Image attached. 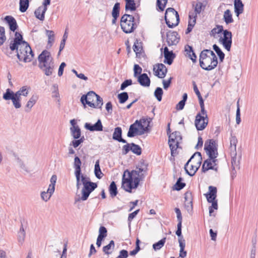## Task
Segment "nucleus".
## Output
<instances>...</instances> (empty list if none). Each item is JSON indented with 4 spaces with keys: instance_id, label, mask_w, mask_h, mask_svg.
I'll return each mask as SVG.
<instances>
[{
    "instance_id": "obj_34",
    "label": "nucleus",
    "mask_w": 258,
    "mask_h": 258,
    "mask_svg": "<svg viewBox=\"0 0 258 258\" xmlns=\"http://www.w3.org/2000/svg\"><path fill=\"white\" fill-rule=\"evenodd\" d=\"M178 242L180 247L179 256L183 258L186 256L187 254L186 251L184 250L185 246V240L178 238Z\"/></svg>"
},
{
    "instance_id": "obj_2",
    "label": "nucleus",
    "mask_w": 258,
    "mask_h": 258,
    "mask_svg": "<svg viewBox=\"0 0 258 258\" xmlns=\"http://www.w3.org/2000/svg\"><path fill=\"white\" fill-rule=\"evenodd\" d=\"M200 66L206 71H211L218 64L217 57L215 53L210 49H204L200 54Z\"/></svg>"
},
{
    "instance_id": "obj_58",
    "label": "nucleus",
    "mask_w": 258,
    "mask_h": 258,
    "mask_svg": "<svg viewBox=\"0 0 258 258\" xmlns=\"http://www.w3.org/2000/svg\"><path fill=\"white\" fill-rule=\"evenodd\" d=\"M142 69L138 64H135L134 67V76L135 78H138L140 74H142Z\"/></svg>"
},
{
    "instance_id": "obj_17",
    "label": "nucleus",
    "mask_w": 258,
    "mask_h": 258,
    "mask_svg": "<svg viewBox=\"0 0 258 258\" xmlns=\"http://www.w3.org/2000/svg\"><path fill=\"white\" fill-rule=\"evenodd\" d=\"M143 127V124H141L139 122L138 120H136L133 124L130 125L127 134V137L133 138L136 135H139V132L140 131L139 130L138 128H140Z\"/></svg>"
},
{
    "instance_id": "obj_19",
    "label": "nucleus",
    "mask_w": 258,
    "mask_h": 258,
    "mask_svg": "<svg viewBox=\"0 0 258 258\" xmlns=\"http://www.w3.org/2000/svg\"><path fill=\"white\" fill-rule=\"evenodd\" d=\"M153 71L155 76L159 78H164L167 72V69L163 63H158L154 67Z\"/></svg>"
},
{
    "instance_id": "obj_51",
    "label": "nucleus",
    "mask_w": 258,
    "mask_h": 258,
    "mask_svg": "<svg viewBox=\"0 0 258 258\" xmlns=\"http://www.w3.org/2000/svg\"><path fill=\"white\" fill-rule=\"evenodd\" d=\"M117 97L119 99V103L123 104L128 99V95L127 92H123L118 94Z\"/></svg>"
},
{
    "instance_id": "obj_28",
    "label": "nucleus",
    "mask_w": 258,
    "mask_h": 258,
    "mask_svg": "<svg viewBox=\"0 0 258 258\" xmlns=\"http://www.w3.org/2000/svg\"><path fill=\"white\" fill-rule=\"evenodd\" d=\"M207 2L205 0H198L195 7V14H200L202 11H204L206 6Z\"/></svg>"
},
{
    "instance_id": "obj_44",
    "label": "nucleus",
    "mask_w": 258,
    "mask_h": 258,
    "mask_svg": "<svg viewBox=\"0 0 258 258\" xmlns=\"http://www.w3.org/2000/svg\"><path fill=\"white\" fill-rule=\"evenodd\" d=\"M125 9L126 10H130L134 11L136 10V3L134 0H125Z\"/></svg>"
},
{
    "instance_id": "obj_37",
    "label": "nucleus",
    "mask_w": 258,
    "mask_h": 258,
    "mask_svg": "<svg viewBox=\"0 0 258 258\" xmlns=\"http://www.w3.org/2000/svg\"><path fill=\"white\" fill-rule=\"evenodd\" d=\"M57 180V176L56 175H53L50 178V184L49 185L48 188V191L50 194H53L55 190V185Z\"/></svg>"
},
{
    "instance_id": "obj_26",
    "label": "nucleus",
    "mask_w": 258,
    "mask_h": 258,
    "mask_svg": "<svg viewBox=\"0 0 258 258\" xmlns=\"http://www.w3.org/2000/svg\"><path fill=\"white\" fill-rule=\"evenodd\" d=\"M47 10V7L43 5L39 7L34 12V15L36 18L40 21H43L45 18V14Z\"/></svg>"
},
{
    "instance_id": "obj_8",
    "label": "nucleus",
    "mask_w": 258,
    "mask_h": 258,
    "mask_svg": "<svg viewBox=\"0 0 258 258\" xmlns=\"http://www.w3.org/2000/svg\"><path fill=\"white\" fill-rule=\"evenodd\" d=\"M15 36L13 40H11L10 43L9 48L8 46L6 47L3 46L2 48L3 52L8 56H10L12 51L16 50L17 52L18 51L23 40L22 35L18 32L15 33Z\"/></svg>"
},
{
    "instance_id": "obj_4",
    "label": "nucleus",
    "mask_w": 258,
    "mask_h": 258,
    "mask_svg": "<svg viewBox=\"0 0 258 258\" xmlns=\"http://www.w3.org/2000/svg\"><path fill=\"white\" fill-rule=\"evenodd\" d=\"M80 101L84 106L87 104L90 107L94 108L101 109L103 104L102 98L93 91L83 95Z\"/></svg>"
},
{
    "instance_id": "obj_21",
    "label": "nucleus",
    "mask_w": 258,
    "mask_h": 258,
    "mask_svg": "<svg viewBox=\"0 0 258 258\" xmlns=\"http://www.w3.org/2000/svg\"><path fill=\"white\" fill-rule=\"evenodd\" d=\"M86 129L91 132H99L103 131V125L100 119H98L97 122L93 124L91 123L86 122L84 125Z\"/></svg>"
},
{
    "instance_id": "obj_55",
    "label": "nucleus",
    "mask_w": 258,
    "mask_h": 258,
    "mask_svg": "<svg viewBox=\"0 0 258 258\" xmlns=\"http://www.w3.org/2000/svg\"><path fill=\"white\" fill-rule=\"evenodd\" d=\"M136 169L138 170L139 172L141 174L142 172H145L147 170V165L144 163V162H141L137 167Z\"/></svg>"
},
{
    "instance_id": "obj_33",
    "label": "nucleus",
    "mask_w": 258,
    "mask_h": 258,
    "mask_svg": "<svg viewBox=\"0 0 258 258\" xmlns=\"http://www.w3.org/2000/svg\"><path fill=\"white\" fill-rule=\"evenodd\" d=\"M18 241L20 244H22L25 241V238L26 236L25 231L23 228V225L22 224L19 229V231L18 232Z\"/></svg>"
},
{
    "instance_id": "obj_64",
    "label": "nucleus",
    "mask_w": 258,
    "mask_h": 258,
    "mask_svg": "<svg viewBox=\"0 0 258 258\" xmlns=\"http://www.w3.org/2000/svg\"><path fill=\"white\" fill-rule=\"evenodd\" d=\"M128 256V251L126 250L122 249L119 251V255L116 258H127Z\"/></svg>"
},
{
    "instance_id": "obj_59",
    "label": "nucleus",
    "mask_w": 258,
    "mask_h": 258,
    "mask_svg": "<svg viewBox=\"0 0 258 258\" xmlns=\"http://www.w3.org/2000/svg\"><path fill=\"white\" fill-rule=\"evenodd\" d=\"M107 230L104 226H101L99 230L98 236L105 238L107 236Z\"/></svg>"
},
{
    "instance_id": "obj_35",
    "label": "nucleus",
    "mask_w": 258,
    "mask_h": 258,
    "mask_svg": "<svg viewBox=\"0 0 258 258\" xmlns=\"http://www.w3.org/2000/svg\"><path fill=\"white\" fill-rule=\"evenodd\" d=\"M223 20L226 24H229L233 22L234 20L230 10H226L223 15Z\"/></svg>"
},
{
    "instance_id": "obj_52",
    "label": "nucleus",
    "mask_w": 258,
    "mask_h": 258,
    "mask_svg": "<svg viewBox=\"0 0 258 258\" xmlns=\"http://www.w3.org/2000/svg\"><path fill=\"white\" fill-rule=\"evenodd\" d=\"M188 18L189 20L188 25H190L191 26L194 27L196 22V14H195V13L194 12H189Z\"/></svg>"
},
{
    "instance_id": "obj_22",
    "label": "nucleus",
    "mask_w": 258,
    "mask_h": 258,
    "mask_svg": "<svg viewBox=\"0 0 258 258\" xmlns=\"http://www.w3.org/2000/svg\"><path fill=\"white\" fill-rule=\"evenodd\" d=\"M237 153L235 155H231V165L232 170L231 171V176L232 179H234L236 175V169H239V161L237 159Z\"/></svg>"
},
{
    "instance_id": "obj_41",
    "label": "nucleus",
    "mask_w": 258,
    "mask_h": 258,
    "mask_svg": "<svg viewBox=\"0 0 258 258\" xmlns=\"http://www.w3.org/2000/svg\"><path fill=\"white\" fill-rule=\"evenodd\" d=\"M133 49L136 54L137 57L139 56L143 50V48L141 43H139L137 39L134 42V44L133 45Z\"/></svg>"
},
{
    "instance_id": "obj_5",
    "label": "nucleus",
    "mask_w": 258,
    "mask_h": 258,
    "mask_svg": "<svg viewBox=\"0 0 258 258\" xmlns=\"http://www.w3.org/2000/svg\"><path fill=\"white\" fill-rule=\"evenodd\" d=\"M17 56L20 61L25 62H30L34 57V53L29 44L23 40L17 51Z\"/></svg>"
},
{
    "instance_id": "obj_48",
    "label": "nucleus",
    "mask_w": 258,
    "mask_h": 258,
    "mask_svg": "<svg viewBox=\"0 0 258 258\" xmlns=\"http://www.w3.org/2000/svg\"><path fill=\"white\" fill-rule=\"evenodd\" d=\"M131 151L134 154L137 155H140L142 154V149L140 146L136 145L134 143H131Z\"/></svg>"
},
{
    "instance_id": "obj_32",
    "label": "nucleus",
    "mask_w": 258,
    "mask_h": 258,
    "mask_svg": "<svg viewBox=\"0 0 258 258\" xmlns=\"http://www.w3.org/2000/svg\"><path fill=\"white\" fill-rule=\"evenodd\" d=\"M38 99V97L36 95H33L31 96V97L30 98V99L27 102V103L26 105V109H25L26 112H29L30 111L32 107L36 103Z\"/></svg>"
},
{
    "instance_id": "obj_9",
    "label": "nucleus",
    "mask_w": 258,
    "mask_h": 258,
    "mask_svg": "<svg viewBox=\"0 0 258 258\" xmlns=\"http://www.w3.org/2000/svg\"><path fill=\"white\" fill-rule=\"evenodd\" d=\"M208 117L207 112L205 107L201 108V111L196 116L195 124L198 131L204 130L208 124Z\"/></svg>"
},
{
    "instance_id": "obj_24",
    "label": "nucleus",
    "mask_w": 258,
    "mask_h": 258,
    "mask_svg": "<svg viewBox=\"0 0 258 258\" xmlns=\"http://www.w3.org/2000/svg\"><path fill=\"white\" fill-rule=\"evenodd\" d=\"M5 21L9 25L10 29L13 32H15L18 29V25L15 19L11 16H7L4 18Z\"/></svg>"
},
{
    "instance_id": "obj_56",
    "label": "nucleus",
    "mask_w": 258,
    "mask_h": 258,
    "mask_svg": "<svg viewBox=\"0 0 258 258\" xmlns=\"http://www.w3.org/2000/svg\"><path fill=\"white\" fill-rule=\"evenodd\" d=\"M6 39L5 28L0 26V46L2 45Z\"/></svg>"
},
{
    "instance_id": "obj_31",
    "label": "nucleus",
    "mask_w": 258,
    "mask_h": 258,
    "mask_svg": "<svg viewBox=\"0 0 258 258\" xmlns=\"http://www.w3.org/2000/svg\"><path fill=\"white\" fill-rule=\"evenodd\" d=\"M82 162L78 156H75L73 166L75 169V174H81Z\"/></svg>"
},
{
    "instance_id": "obj_25",
    "label": "nucleus",
    "mask_w": 258,
    "mask_h": 258,
    "mask_svg": "<svg viewBox=\"0 0 258 258\" xmlns=\"http://www.w3.org/2000/svg\"><path fill=\"white\" fill-rule=\"evenodd\" d=\"M139 83L143 87H149L151 83L150 79L146 73L140 74L137 78Z\"/></svg>"
},
{
    "instance_id": "obj_15",
    "label": "nucleus",
    "mask_w": 258,
    "mask_h": 258,
    "mask_svg": "<svg viewBox=\"0 0 258 258\" xmlns=\"http://www.w3.org/2000/svg\"><path fill=\"white\" fill-rule=\"evenodd\" d=\"M217 159H211L208 158L204 161L202 166V171L203 172H206L210 169L214 170L216 171H218V166L217 162Z\"/></svg>"
},
{
    "instance_id": "obj_40",
    "label": "nucleus",
    "mask_w": 258,
    "mask_h": 258,
    "mask_svg": "<svg viewBox=\"0 0 258 258\" xmlns=\"http://www.w3.org/2000/svg\"><path fill=\"white\" fill-rule=\"evenodd\" d=\"M109 192L110 195V197L112 198H114L115 197L118 192L117 186L114 181H112L109 186Z\"/></svg>"
},
{
    "instance_id": "obj_42",
    "label": "nucleus",
    "mask_w": 258,
    "mask_h": 258,
    "mask_svg": "<svg viewBox=\"0 0 258 258\" xmlns=\"http://www.w3.org/2000/svg\"><path fill=\"white\" fill-rule=\"evenodd\" d=\"M213 48L219 57L220 61L222 62L224 59L225 54L220 48L216 44L213 45Z\"/></svg>"
},
{
    "instance_id": "obj_38",
    "label": "nucleus",
    "mask_w": 258,
    "mask_h": 258,
    "mask_svg": "<svg viewBox=\"0 0 258 258\" xmlns=\"http://www.w3.org/2000/svg\"><path fill=\"white\" fill-rule=\"evenodd\" d=\"M29 6V0H20L19 10L22 13L25 12Z\"/></svg>"
},
{
    "instance_id": "obj_18",
    "label": "nucleus",
    "mask_w": 258,
    "mask_h": 258,
    "mask_svg": "<svg viewBox=\"0 0 258 258\" xmlns=\"http://www.w3.org/2000/svg\"><path fill=\"white\" fill-rule=\"evenodd\" d=\"M167 42L169 46L176 45L179 40L180 37L175 31H169L166 34Z\"/></svg>"
},
{
    "instance_id": "obj_36",
    "label": "nucleus",
    "mask_w": 258,
    "mask_h": 258,
    "mask_svg": "<svg viewBox=\"0 0 258 258\" xmlns=\"http://www.w3.org/2000/svg\"><path fill=\"white\" fill-rule=\"evenodd\" d=\"M71 135L74 139H78L81 137V130L78 125L76 127H71L70 128Z\"/></svg>"
},
{
    "instance_id": "obj_10",
    "label": "nucleus",
    "mask_w": 258,
    "mask_h": 258,
    "mask_svg": "<svg viewBox=\"0 0 258 258\" xmlns=\"http://www.w3.org/2000/svg\"><path fill=\"white\" fill-rule=\"evenodd\" d=\"M204 150L208 155L209 158L217 159L218 153V145L216 141L213 139L207 140L205 143Z\"/></svg>"
},
{
    "instance_id": "obj_60",
    "label": "nucleus",
    "mask_w": 258,
    "mask_h": 258,
    "mask_svg": "<svg viewBox=\"0 0 258 258\" xmlns=\"http://www.w3.org/2000/svg\"><path fill=\"white\" fill-rule=\"evenodd\" d=\"M184 207L188 213H191L193 210L192 203L191 201H186L184 203Z\"/></svg>"
},
{
    "instance_id": "obj_63",
    "label": "nucleus",
    "mask_w": 258,
    "mask_h": 258,
    "mask_svg": "<svg viewBox=\"0 0 258 258\" xmlns=\"http://www.w3.org/2000/svg\"><path fill=\"white\" fill-rule=\"evenodd\" d=\"M131 150V144L127 143L126 145H124L122 147V154L126 155L128 152Z\"/></svg>"
},
{
    "instance_id": "obj_13",
    "label": "nucleus",
    "mask_w": 258,
    "mask_h": 258,
    "mask_svg": "<svg viewBox=\"0 0 258 258\" xmlns=\"http://www.w3.org/2000/svg\"><path fill=\"white\" fill-rule=\"evenodd\" d=\"M3 98L5 100H11L13 105L16 109H19L21 107V97H19L14 94V92L10 89H7L5 93L3 94Z\"/></svg>"
},
{
    "instance_id": "obj_23",
    "label": "nucleus",
    "mask_w": 258,
    "mask_h": 258,
    "mask_svg": "<svg viewBox=\"0 0 258 258\" xmlns=\"http://www.w3.org/2000/svg\"><path fill=\"white\" fill-rule=\"evenodd\" d=\"M164 62L169 65H171L175 57V54L172 51H169L167 47L164 48Z\"/></svg>"
},
{
    "instance_id": "obj_46",
    "label": "nucleus",
    "mask_w": 258,
    "mask_h": 258,
    "mask_svg": "<svg viewBox=\"0 0 258 258\" xmlns=\"http://www.w3.org/2000/svg\"><path fill=\"white\" fill-rule=\"evenodd\" d=\"M183 179L181 177H179L178 178L176 182L174 185V189L179 191L184 188L185 186V183L184 182H182Z\"/></svg>"
},
{
    "instance_id": "obj_29",
    "label": "nucleus",
    "mask_w": 258,
    "mask_h": 258,
    "mask_svg": "<svg viewBox=\"0 0 258 258\" xmlns=\"http://www.w3.org/2000/svg\"><path fill=\"white\" fill-rule=\"evenodd\" d=\"M237 139L235 136L231 135L230 138V155H235L236 153V145L237 143Z\"/></svg>"
},
{
    "instance_id": "obj_47",
    "label": "nucleus",
    "mask_w": 258,
    "mask_h": 258,
    "mask_svg": "<svg viewBox=\"0 0 258 258\" xmlns=\"http://www.w3.org/2000/svg\"><path fill=\"white\" fill-rule=\"evenodd\" d=\"M166 237H164L163 238L161 239L160 240H159L158 242L155 243L153 245V249L156 251L160 249L164 245L165 242H166Z\"/></svg>"
},
{
    "instance_id": "obj_62",
    "label": "nucleus",
    "mask_w": 258,
    "mask_h": 258,
    "mask_svg": "<svg viewBox=\"0 0 258 258\" xmlns=\"http://www.w3.org/2000/svg\"><path fill=\"white\" fill-rule=\"evenodd\" d=\"M132 84V80L131 79L129 80H125L120 86V90H124L128 86H130Z\"/></svg>"
},
{
    "instance_id": "obj_43",
    "label": "nucleus",
    "mask_w": 258,
    "mask_h": 258,
    "mask_svg": "<svg viewBox=\"0 0 258 258\" xmlns=\"http://www.w3.org/2000/svg\"><path fill=\"white\" fill-rule=\"evenodd\" d=\"M14 94L19 97H21V96L25 97L27 96L28 95V90L27 86H23L18 91L14 92Z\"/></svg>"
},
{
    "instance_id": "obj_57",
    "label": "nucleus",
    "mask_w": 258,
    "mask_h": 258,
    "mask_svg": "<svg viewBox=\"0 0 258 258\" xmlns=\"http://www.w3.org/2000/svg\"><path fill=\"white\" fill-rule=\"evenodd\" d=\"M52 194H50V192H48V189L46 191H42L41 192V198L42 200L44 201L45 202L48 201Z\"/></svg>"
},
{
    "instance_id": "obj_1",
    "label": "nucleus",
    "mask_w": 258,
    "mask_h": 258,
    "mask_svg": "<svg viewBox=\"0 0 258 258\" xmlns=\"http://www.w3.org/2000/svg\"><path fill=\"white\" fill-rule=\"evenodd\" d=\"M144 177L143 173L140 174L137 169L131 172L127 169L123 173L121 187L126 191L131 193L132 189L138 187L140 180Z\"/></svg>"
},
{
    "instance_id": "obj_53",
    "label": "nucleus",
    "mask_w": 258,
    "mask_h": 258,
    "mask_svg": "<svg viewBox=\"0 0 258 258\" xmlns=\"http://www.w3.org/2000/svg\"><path fill=\"white\" fill-rule=\"evenodd\" d=\"M46 34L48 37V44L51 46L52 43L54 41V34L52 30H46Z\"/></svg>"
},
{
    "instance_id": "obj_6",
    "label": "nucleus",
    "mask_w": 258,
    "mask_h": 258,
    "mask_svg": "<svg viewBox=\"0 0 258 258\" xmlns=\"http://www.w3.org/2000/svg\"><path fill=\"white\" fill-rule=\"evenodd\" d=\"M134 21L135 17L132 15H123L120 20V26L122 31L126 34L133 32L137 27V24Z\"/></svg>"
},
{
    "instance_id": "obj_54",
    "label": "nucleus",
    "mask_w": 258,
    "mask_h": 258,
    "mask_svg": "<svg viewBox=\"0 0 258 258\" xmlns=\"http://www.w3.org/2000/svg\"><path fill=\"white\" fill-rule=\"evenodd\" d=\"M119 11H120V3H116L115 4V5H114L113 9H112V16L119 17Z\"/></svg>"
},
{
    "instance_id": "obj_3",
    "label": "nucleus",
    "mask_w": 258,
    "mask_h": 258,
    "mask_svg": "<svg viewBox=\"0 0 258 258\" xmlns=\"http://www.w3.org/2000/svg\"><path fill=\"white\" fill-rule=\"evenodd\" d=\"M39 68L47 76L52 75L55 68L53 58L50 52L46 50H43L38 56Z\"/></svg>"
},
{
    "instance_id": "obj_16",
    "label": "nucleus",
    "mask_w": 258,
    "mask_h": 258,
    "mask_svg": "<svg viewBox=\"0 0 258 258\" xmlns=\"http://www.w3.org/2000/svg\"><path fill=\"white\" fill-rule=\"evenodd\" d=\"M232 33L228 30L223 31V37L221 39L222 44L228 51L230 50L232 44Z\"/></svg>"
},
{
    "instance_id": "obj_11",
    "label": "nucleus",
    "mask_w": 258,
    "mask_h": 258,
    "mask_svg": "<svg viewBox=\"0 0 258 258\" xmlns=\"http://www.w3.org/2000/svg\"><path fill=\"white\" fill-rule=\"evenodd\" d=\"M168 144L171 150V154L174 156V151L179 147V141L182 139L180 133L175 131L168 136Z\"/></svg>"
},
{
    "instance_id": "obj_20",
    "label": "nucleus",
    "mask_w": 258,
    "mask_h": 258,
    "mask_svg": "<svg viewBox=\"0 0 258 258\" xmlns=\"http://www.w3.org/2000/svg\"><path fill=\"white\" fill-rule=\"evenodd\" d=\"M188 160L184 165V169L186 173L190 176H194L201 166V163L197 162L196 165H189Z\"/></svg>"
},
{
    "instance_id": "obj_30",
    "label": "nucleus",
    "mask_w": 258,
    "mask_h": 258,
    "mask_svg": "<svg viewBox=\"0 0 258 258\" xmlns=\"http://www.w3.org/2000/svg\"><path fill=\"white\" fill-rule=\"evenodd\" d=\"M234 12L238 16L243 12L244 5L241 0H234Z\"/></svg>"
},
{
    "instance_id": "obj_39",
    "label": "nucleus",
    "mask_w": 258,
    "mask_h": 258,
    "mask_svg": "<svg viewBox=\"0 0 258 258\" xmlns=\"http://www.w3.org/2000/svg\"><path fill=\"white\" fill-rule=\"evenodd\" d=\"M115 247L114 242L113 240H111L109 244L103 247V251L107 254H110L112 253L110 250H113Z\"/></svg>"
},
{
    "instance_id": "obj_27",
    "label": "nucleus",
    "mask_w": 258,
    "mask_h": 258,
    "mask_svg": "<svg viewBox=\"0 0 258 258\" xmlns=\"http://www.w3.org/2000/svg\"><path fill=\"white\" fill-rule=\"evenodd\" d=\"M112 139L119 142L123 143H127L126 141L122 138V129L120 127H116L114 128Z\"/></svg>"
},
{
    "instance_id": "obj_12",
    "label": "nucleus",
    "mask_w": 258,
    "mask_h": 258,
    "mask_svg": "<svg viewBox=\"0 0 258 258\" xmlns=\"http://www.w3.org/2000/svg\"><path fill=\"white\" fill-rule=\"evenodd\" d=\"M82 189V197L75 199V202L80 201H86L88 199L90 194L97 187V183L93 182H88L83 185Z\"/></svg>"
},
{
    "instance_id": "obj_14",
    "label": "nucleus",
    "mask_w": 258,
    "mask_h": 258,
    "mask_svg": "<svg viewBox=\"0 0 258 258\" xmlns=\"http://www.w3.org/2000/svg\"><path fill=\"white\" fill-rule=\"evenodd\" d=\"M217 188L215 186H209V192L205 194L207 198V201L209 203H211L212 205L210 206L212 208L217 210L218 209L217 201L216 200L217 197Z\"/></svg>"
},
{
    "instance_id": "obj_61",
    "label": "nucleus",
    "mask_w": 258,
    "mask_h": 258,
    "mask_svg": "<svg viewBox=\"0 0 258 258\" xmlns=\"http://www.w3.org/2000/svg\"><path fill=\"white\" fill-rule=\"evenodd\" d=\"M192 46L188 45H186L184 46V51L185 52V55L189 58L191 56V53L193 51Z\"/></svg>"
},
{
    "instance_id": "obj_49",
    "label": "nucleus",
    "mask_w": 258,
    "mask_h": 258,
    "mask_svg": "<svg viewBox=\"0 0 258 258\" xmlns=\"http://www.w3.org/2000/svg\"><path fill=\"white\" fill-rule=\"evenodd\" d=\"M168 0H157V9L160 11H163L167 3Z\"/></svg>"
},
{
    "instance_id": "obj_45",
    "label": "nucleus",
    "mask_w": 258,
    "mask_h": 258,
    "mask_svg": "<svg viewBox=\"0 0 258 258\" xmlns=\"http://www.w3.org/2000/svg\"><path fill=\"white\" fill-rule=\"evenodd\" d=\"M94 173L96 177L98 179H101L102 177V173L100 168L99 161L97 160L95 164Z\"/></svg>"
},
{
    "instance_id": "obj_7",
    "label": "nucleus",
    "mask_w": 258,
    "mask_h": 258,
    "mask_svg": "<svg viewBox=\"0 0 258 258\" xmlns=\"http://www.w3.org/2000/svg\"><path fill=\"white\" fill-rule=\"evenodd\" d=\"M165 20L169 28H172L177 26L179 23V16L173 8H168L165 13Z\"/></svg>"
},
{
    "instance_id": "obj_50",
    "label": "nucleus",
    "mask_w": 258,
    "mask_h": 258,
    "mask_svg": "<svg viewBox=\"0 0 258 258\" xmlns=\"http://www.w3.org/2000/svg\"><path fill=\"white\" fill-rule=\"evenodd\" d=\"M163 94V90L160 87H157L154 92V96L158 101H161Z\"/></svg>"
}]
</instances>
